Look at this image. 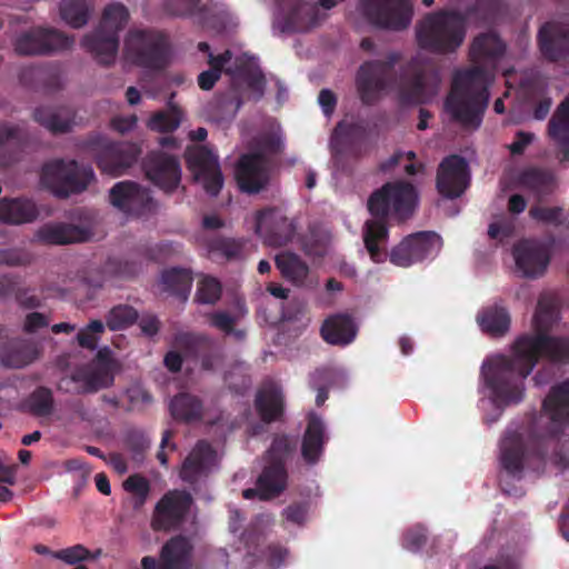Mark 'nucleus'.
Returning <instances> with one entry per match:
<instances>
[{
	"instance_id": "6e6d98bb",
	"label": "nucleus",
	"mask_w": 569,
	"mask_h": 569,
	"mask_svg": "<svg viewBox=\"0 0 569 569\" xmlns=\"http://www.w3.org/2000/svg\"><path fill=\"white\" fill-rule=\"evenodd\" d=\"M123 488L134 496L136 507L143 506L150 493V482L139 473L129 476L123 482Z\"/></svg>"
},
{
	"instance_id": "603ef678",
	"label": "nucleus",
	"mask_w": 569,
	"mask_h": 569,
	"mask_svg": "<svg viewBox=\"0 0 569 569\" xmlns=\"http://www.w3.org/2000/svg\"><path fill=\"white\" fill-rule=\"evenodd\" d=\"M529 216L537 222L549 224L556 228L569 226V219L567 218L563 208L559 206H532L529 210Z\"/></svg>"
},
{
	"instance_id": "7ed1b4c3",
	"label": "nucleus",
	"mask_w": 569,
	"mask_h": 569,
	"mask_svg": "<svg viewBox=\"0 0 569 569\" xmlns=\"http://www.w3.org/2000/svg\"><path fill=\"white\" fill-rule=\"evenodd\" d=\"M418 202V189L401 179L386 182L369 196L367 209L372 218L362 227V240L375 263H382L389 258V221H407L413 216Z\"/></svg>"
},
{
	"instance_id": "338daca9",
	"label": "nucleus",
	"mask_w": 569,
	"mask_h": 569,
	"mask_svg": "<svg viewBox=\"0 0 569 569\" xmlns=\"http://www.w3.org/2000/svg\"><path fill=\"white\" fill-rule=\"evenodd\" d=\"M127 396L130 402L129 410L149 406L153 401L151 393L139 387L128 389Z\"/></svg>"
},
{
	"instance_id": "423d86ee",
	"label": "nucleus",
	"mask_w": 569,
	"mask_h": 569,
	"mask_svg": "<svg viewBox=\"0 0 569 569\" xmlns=\"http://www.w3.org/2000/svg\"><path fill=\"white\" fill-rule=\"evenodd\" d=\"M172 52L168 33L154 28L131 29L124 39L127 61L151 71L164 70L171 62Z\"/></svg>"
},
{
	"instance_id": "13d9d810",
	"label": "nucleus",
	"mask_w": 569,
	"mask_h": 569,
	"mask_svg": "<svg viewBox=\"0 0 569 569\" xmlns=\"http://www.w3.org/2000/svg\"><path fill=\"white\" fill-rule=\"evenodd\" d=\"M104 331V323L101 320H92L77 333V341L80 347L94 350L98 346L99 335Z\"/></svg>"
},
{
	"instance_id": "39448f33",
	"label": "nucleus",
	"mask_w": 569,
	"mask_h": 569,
	"mask_svg": "<svg viewBox=\"0 0 569 569\" xmlns=\"http://www.w3.org/2000/svg\"><path fill=\"white\" fill-rule=\"evenodd\" d=\"M468 14L455 9L426 13L416 24V41L420 49L435 54H452L467 37Z\"/></svg>"
},
{
	"instance_id": "1a4fd4ad",
	"label": "nucleus",
	"mask_w": 569,
	"mask_h": 569,
	"mask_svg": "<svg viewBox=\"0 0 569 569\" xmlns=\"http://www.w3.org/2000/svg\"><path fill=\"white\" fill-rule=\"evenodd\" d=\"M41 179L57 197L68 198L84 191L96 176L91 166L58 159L43 166Z\"/></svg>"
},
{
	"instance_id": "de8ad7c7",
	"label": "nucleus",
	"mask_w": 569,
	"mask_h": 569,
	"mask_svg": "<svg viewBox=\"0 0 569 569\" xmlns=\"http://www.w3.org/2000/svg\"><path fill=\"white\" fill-rule=\"evenodd\" d=\"M226 74H238L247 83L250 90L258 93L259 98L262 97L266 79L261 70L253 69L250 66L241 63L239 60H237L234 68H228L226 70Z\"/></svg>"
},
{
	"instance_id": "f03ea898",
	"label": "nucleus",
	"mask_w": 569,
	"mask_h": 569,
	"mask_svg": "<svg viewBox=\"0 0 569 569\" xmlns=\"http://www.w3.org/2000/svg\"><path fill=\"white\" fill-rule=\"evenodd\" d=\"M569 422V378L553 386L542 401V410L530 416L527 426L507 429L500 442V466L511 478H522L531 460L543 465L548 442L559 437Z\"/></svg>"
},
{
	"instance_id": "a211bd4d",
	"label": "nucleus",
	"mask_w": 569,
	"mask_h": 569,
	"mask_svg": "<svg viewBox=\"0 0 569 569\" xmlns=\"http://www.w3.org/2000/svg\"><path fill=\"white\" fill-rule=\"evenodd\" d=\"M146 177L167 193L174 191L181 181L178 157L163 151H151L142 160Z\"/></svg>"
},
{
	"instance_id": "69168bd1",
	"label": "nucleus",
	"mask_w": 569,
	"mask_h": 569,
	"mask_svg": "<svg viewBox=\"0 0 569 569\" xmlns=\"http://www.w3.org/2000/svg\"><path fill=\"white\" fill-rule=\"evenodd\" d=\"M308 511V502H293L283 509L282 516L289 522H292L297 526H303L307 521Z\"/></svg>"
},
{
	"instance_id": "dca6fc26",
	"label": "nucleus",
	"mask_w": 569,
	"mask_h": 569,
	"mask_svg": "<svg viewBox=\"0 0 569 569\" xmlns=\"http://www.w3.org/2000/svg\"><path fill=\"white\" fill-rule=\"evenodd\" d=\"M73 38L49 28H32L19 34L14 41V50L19 56H44L57 50L69 49Z\"/></svg>"
},
{
	"instance_id": "f704fd0d",
	"label": "nucleus",
	"mask_w": 569,
	"mask_h": 569,
	"mask_svg": "<svg viewBox=\"0 0 569 569\" xmlns=\"http://www.w3.org/2000/svg\"><path fill=\"white\" fill-rule=\"evenodd\" d=\"M547 132L560 149V161L569 162V94L559 103L551 116Z\"/></svg>"
},
{
	"instance_id": "cd10ccee",
	"label": "nucleus",
	"mask_w": 569,
	"mask_h": 569,
	"mask_svg": "<svg viewBox=\"0 0 569 569\" xmlns=\"http://www.w3.org/2000/svg\"><path fill=\"white\" fill-rule=\"evenodd\" d=\"M216 459V451L206 440H199L184 459L180 477L183 481L193 483L207 476Z\"/></svg>"
},
{
	"instance_id": "a18cd8bd",
	"label": "nucleus",
	"mask_w": 569,
	"mask_h": 569,
	"mask_svg": "<svg viewBox=\"0 0 569 569\" xmlns=\"http://www.w3.org/2000/svg\"><path fill=\"white\" fill-rule=\"evenodd\" d=\"M72 381L81 383L78 393H94L113 383V376L107 367L93 370H79L72 375Z\"/></svg>"
},
{
	"instance_id": "aec40b11",
	"label": "nucleus",
	"mask_w": 569,
	"mask_h": 569,
	"mask_svg": "<svg viewBox=\"0 0 569 569\" xmlns=\"http://www.w3.org/2000/svg\"><path fill=\"white\" fill-rule=\"evenodd\" d=\"M469 183L468 163L465 158L451 154L442 159L437 171V190L448 199L459 198Z\"/></svg>"
},
{
	"instance_id": "b1692460",
	"label": "nucleus",
	"mask_w": 569,
	"mask_h": 569,
	"mask_svg": "<svg viewBox=\"0 0 569 569\" xmlns=\"http://www.w3.org/2000/svg\"><path fill=\"white\" fill-rule=\"evenodd\" d=\"M516 267L525 278H538L550 262L548 248L536 239H522L512 248Z\"/></svg>"
},
{
	"instance_id": "774afa93",
	"label": "nucleus",
	"mask_w": 569,
	"mask_h": 569,
	"mask_svg": "<svg viewBox=\"0 0 569 569\" xmlns=\"http://www.w3.org/2000/svg\"><path fill=\"white\" fill-rule=\"evenodd\" d=\"M24 138V130L19 124L8 122L0 124V146L11 141H21Z\"/></svg>"
},
{
	"instance_id": "7c9ffc66",
	"label": "nucleus",
	"mask_w": 569,
	"mask_h": 569,
	"mask_svg": "<svg viewBox=\"0 0 569 569\" xmlns=\"http://www.w3.org/2000/svg\"><path fill=\"white\" fill-rule=\"evenodd\" d=\"M327 440L323 421L317 415L310 413L301 443V456L306 463L313 466L320 460Z\"/></svg>"
},
{
	"instance_id": "412c9836",
	"label": "nucleus",
	"mask_w": 569,
	"mask_h": 569,
	"mask_svg": "<svg viewBox=\"0 0 569 569\" xmlns=\"http://www.w3.org/2000/svg\"><path fill=\"white\" fill-rule=\"evenodd\" d=\"M254 230L267 246L277 248L293 239L296 226L280 210L266 209L257 213Z\"/></svg>"
},
{
	"instance_id": "3c124183",
	"label": "nucleus",
	"mask_w": 569,
	"mask_h": 569,
	"mask_svg": "<svg viewBox=\"0 0 569 569\" xmlns=\"http://www.w3.org/2000/svg\"><path fill=\"white\" fill-rule=\"evenodd\" d=\"M139 319L138 311L129 305H117L106 316V325L110 330H123Z\"/></svg>"
},
{
	"instance_id": "bb28decb",
	"label": "nucleus",
	"mask_w": 569,
	"mask_h": 569,
	"mask_svg": "<svg viewBox=\"0 0 569 569\" xmlns=\"http://www.w3.org/2000/svg\"><path fill=\"white\" fill-rule=\"evenodd\" d=\"M19 82L30 90L52 93L62 88V70L56 63L27 66L19 72Z\"/></svg>"
},
{
	"instance_id": "f8f14e48",
	"label": "nucleus",
	"mask_w": 569,
	"mask_h": 569,
	"mask_svg": "<svg viewBox=\"0 0 569 569\" xmlns=\"http://www.w3.org/2000/svg\"><path fill=\"white\" fill-rule=\"evenodd\" d=\"M442 247L441 237L433 231H419L405 237L389 252L392 264L408 268L426 259L435 258Z\"/></svg>"
},
{
	"instance_id": "72a5a7b5",
	"label": "nucleus",
	"mask_w": 569,
	"mask_h": 569,
	"mask_svg": "<svg viewBox=\"0 0 569 569\" xmlns=\"http://www.w3.org/2000/svg\"><path fill=\"white\" fill-rule=\"evenodd\" d=\"M38 349L27 339L14 338L0 347V363L7 368H23L38 358Z\"/></svg>"
},
{
	"instance_id": "4468645a",
	"label": "nucleus",
	"mask_w": 569,
	"mask_h": 569,
	"mask_svg": "<svg viewBox=\"0 0 569 569\" xmlns=\"http://www.w3.org/2000/svg\"><path fill=\"white\" fill-rule=\"evenodd\" d=\"M192 496L186 490H169L156 503L151 528L154 531H172L181 527L186 521L191 506Z\"/></svg>"
},
{
	"instance_id": "9b49d317",
	"label": "nucleus",
	"mask_w": 569,
	"mask_h": 569,
	"mask_svg": "<svg viewBox=\"0 0 569 569\" xmlns=\"http://www.w3.org/2000/svg\"><path fill=\"white\" fill-rule=\"evenodd\" d=\"M359 9L371 24L395 31L407 29L413 16L410 0H360Z\"/></svg>"
},
{
	"instance_id": "e2e57ef3",
	"label": "nucleus",
	"mask_w": 569,
	"mask_h": 569,
	"mask_svg": "<svg viewBox=\"0 0 569 569\" xmlns=\"http://www.w3.org/2000/svg\"><path fill=\"white\" fill-rule=\"evenodd\" d=\"M21 277L13 273L0 276V297L3 299L16 298L23 288Z\"/></svg>"
},
{
	"instance_id": "c03bdc74",
	"label": "nucleus",
	"mask_w": 569,
	"mask_h": 569,
	"mask_svg": "<svg viewBox=\"0 0 569 569\" xmlns=\"http://www.w3.org/2000/svg\"><path fill=\"white\" fill-rule=\"evenodd\" d=\"M163 290L176 296L181 301H187L192 288V273L184 268H171L161 274Z\"/></svg>"
},
{
	"instance_id": "2eb2a0df",
	"label": "nucleus",
	"mask_w": 569,
	"mask_h": 569,
	"mask_svg": "<svg viewBox=\"0 0 569 569\" xmlns=\"http://www.w3.org/2000/svg\"><path fill=\"white\" fill-rule=\"evenodd\" d=\"M184 158L194 180L202 184L208 194L217 196L223 186L217 154L207 146H191L187 148Z\"/></svg>"
},
{
	"instance_id": "f257e3e1",
	"label": "nucleus",
	"mask_w": 569,
	"mask_h": 569,
	"mask_svg": "<svg viewBox=\"0 0 569 569\" xmlns=\"http://www.w3.org/2000/svg\"><path fill=\"white\" fill-rule=\"evenodd\" d=\"M557 321L555 303L540 298L532 318L533 335L519 336L512 345V355H497L487 359L480 371L485 386L498 405H517L525 397V380L540 358L553 363H569V336H550Z\"/></svg>"
},
{
	"instance_id": "680f3d73",
	"label": "nucleus",
	"mask_w": 569,
	"mask_h": 569,
	"mask_svg": "<svg viewBox=\"0 0 569 569\" xmlns=\"http://www.w3.org/2000/svg\"><path fill=\"white\" fill-rule=\"evenodd\" d=\"M31 262L30 254L23 249L7 248L0 249V264L7 267H22Z\"/></svg>"
},
{
	"instance_id": "6ab92c4d",
	"label": "nucleus",
	"mask_w": 569,
	"mask_h": 569,
	"mask_svg": "<svg viewBox=\"0 0 569 569\" xmlns=\"http://www.w3.org/2000/svg\"><path fill=\"white\" fill-rule=\"evenodd\" d=\"M109 199L114 208L130 216L140 217L154 207L149 190L134 181L117 182L109 191Z\"/></svg>"
},
{
	"instance_id": "5fc2aeb1",
	"label": "nucleus",
	"mask_w": 569,
	"mask_h": 569,
	"mask_svg": "<svg viewBox=\"0 0 569 569\" xmlns=\"http://www.w3.org/2000/svg\"><path fill=\"white\" fill-rule=\"evenodd\" d=\"M222 293L220 281L211 276H204L198 282L194 300L201 305H214Z\"/></svg>"
},
{
	"instance_id": "37998d69",
	"label": "nucleus",
	"mask_w": 569,
	"mask_h": 569,
	"mask_svg": "<svg viewBox=\"0 0 569 569\" xmlns=\"http://www.w3.org/2000/svg\"><path fill=\"white\" fill-rule=\"evenodd\" d=\"M274 262L286 280L297 287L305 283L309 274V267L298 254L282 251L276 256Z\"/></svg>"
},
{
	"instance_id": "2f4dec72",
	"label": "nucleus",
	"mask_w": 569,
	"mask_h": 569,
	"mask_svg": "<svg viewBox=\"0 0 569 569\" xmlns=\"http://www.w3.org/2000/svg\"><path fill=\"white\" fill-rule=\"evenodd\" d=\"M506 52V44L492 31L476 36L470 44V60L478 64H495Z\"/></svg>"
},
{
	"instance_id": "a19ab883",
	"label": "nucleus",
	"mask_w": 569,
	"mask_h": 569,
	"mask_svg": "<svg viewBox=\"0 0 569 569\" xmlns=\"http://www.w3.org/2000/svg\"><path fill=\"white\" fill-rule=\"evenodd\" d=\"M207 257L212 261L238 260L243 258L244 242L239 239L212 237L202 239Z\"/></svg>"
},
{
	"instance_id": "49530a36",
	"label": "nucleus",
	"mask_w": 569,
	"mask_h": 569,
	"mask_svg": "<svg viewBox=\"0 0 569 569\" xmlns=\"http://www.w3.org/2000/svg\"><path fill=\"white\" fill-rule=\"evenodd\" d=\"M91 10V0H62L60 3V16L72 28L87 24Z\"/></svg>"
},
{
	"instance_id": "0eeeda50",
	"label": "nucleus",
	"mask_w": 569,
	"mask_h": 569,
	"mask_svg": "<svg viewBox=\"0 0 569 569\" xmlns=\"http://www.w3.org/2000/svg\"><path fill=\"white\" fill-rule=\"evenodd\" d=\"M80 151L90 154L102 173L118 177L133 166L141 153L136 143L114 142L101 133H90L78 142Z\"/></svg>"
},
{
	"instance_id": "5701e85b",
	"label": "nucleus",
	"mask_w": 569,
	"mask_h": 569,
	"mask_svg": "<svg viewBox=\"0 0 569 569\" xmlns=\"http://www.w3.org/2000/svg\"><path fill=\"white\" fill-rule=\"evenodd\" d=\"M193 546L182 536L171 537L161 547L159 560L151 556L141 559L142 569H187L190 563Z\"/></svg>"
},
{
	"instance_id": "393cba45",
	"label": "nucleus",
	"mask_w": 569,
	"mask_h": 569,
	"mask_svg": "<svg viewBox=\"0 0 569 569\" xmlns=\"http://www.w3.org/2000/svg\"><path fill=\"white\" fill-rule=\"evenodd\" d=\"M537 44L543 59L559 62L569 58V24L547 21L538 30Z\"/></svg>"
},
{
	"instance_id": "473e14b6",
	"label": "nucleus",
	"mask_w": 569,
	"mask_h": 569,
	"mask_svg": "<svg viewBox=\"0 0 569 569\" xmlns=\"http://www.w3.org/2000/svg\"><path fill=\"white\" fill-rule=\"evenodd\" d=\"M39 216L37 204L23 197L0 199V221L20 226L34 221Z\"/></svg>"
},
{
	"instance_id": "e433bc0d",
	"label": "nucleus",
	"mask_w": 569,
	"mask_h": 569,
	"mask_svg": "<svg viewBox=\"0 0 569 569\" xmlns=\"http://www.w3.org/2000/svg\"><path fill=\"white\" fill-rule=\"evenodd\" d=\"M256 485L261 491V501H268L279 497L288 485V471L286 466L267 462L257 478Z\"/></svg>"
},
{
	"instance_id": "052dcab7",
	"label": "nucleus",
	"mask_w": 569,
	"mask_h": 569,
	"mask_svg": "<svg viewBox=\"0 0 569 569\" xmlns=\"http://www.w3.org/2000/svg\"><path fill=\"white\" fill-rule=\"evenodd\" d=\"M126 445L132 452L134 461H142L144 452L150 446L149 439L140 431H131L127 435Z\"/></svg>"
},
{
	"instance_id": "58836bf2",
	"label": "nucleus",
	"mask_w": 569,
	"mask_h": 569,
	"mask_svg": "<svg viewBox=\"0 0 569 569\" xmlns=\"http://www.w3.org/2000/svg\"><path fill=\"white\" fill-rule=\"evenodd\" d=\"M254 407L261 420L266 423L280 419L283 413L281 390L273 385L264 386L257 392Z\"/></svg>"
},
{
	"instance_id": "4c0bfd02",
	"label": "nucleus",
	"mask_w": 569,
	"mask_h": 569,
	"mask_svg": "<svg viewBox=\"0 0 569 569\" xmlns=\"http://www.w3.org/2000/svg\"><path fill=\"white\" fill-rule=\"evenodd\" d=\"M169 410L176 421L183 423L198 422L204 415L202 400L190 392L176 395L170 401Z\"/></svg>"
},
{
	"instance_id": "ddd939ff",
	"label": "nucleus",
	"mask_w": 569,
	"mask_h": 569,
	"mask_svg": "<svg viewBox=\"0 0 569 569\" xmlns=\"http://www.w3.org/2000/svg\"><path fill=\"white\" fill-rule=\"evenodd\" d=\"M278 12L273 27L282 33L308 32L322 17L313 0H276Z\"/></svg>"
},
{
	"instance_id": "ea45409f",
	"label": "nucleus",
	"mask_w": 569,
	"mask_h": 569,
	"mask_svg": "<svg viewBox=\"0 0 569 569\" xmlns=\"http://www.w3.org/2000/svg\"><path fill=\"white\" fill-rule=\"evenodd\" d=\"M519 186L532 191L538 198L550 194L555 188L553 173L545 168L528 167L517 177Z\"/></svg>"
},
{
	"instance_id": "c85d7f7f",
	"label": "nucleus",
	"mask_w": 569,
	"mask_h": 569,
	"mask_svg": "<svg viewBox=\"0 0 569 569\" xmlns=\"http://www.w3.org/2000/svg\"><path fill=\"white\" fill-rule=\"evenodd\" d=\"M87 238L88 232L83 228L64 222L44 223L34 233L38 242L56 246L82 242Z\"/></svg>"
},
{
	"instance_id": "864d4df0",
	"label": "nucleus",
	"mask_w": 569,
	"mask_h": 569,
	"mask_svg": "<svg viewBox=\"0 0 569 569\" xmlns=\"http://www.w3.org/2000/svg\"><path fill=\"white\" fill-rule=\"evenodd\" d=\"M296 443L287 435H276L266 452L267 462L286 466L287 459L295 451Z\"/></svg>"
},
{
	"instance_id": "9d476101",
	"label": "nucleus",
	"mask_w": 569,
	"mask_h": 569,
	"mask_svg": "<svg viewBox=\"0 0 569 569\" xmlns=\"http://www.w3.org/2000/svg\"><path fill=\"white\" fill-rule=\"evenodd\" d=\"M398 53H390L386 60L363 62L356 76V87L361 102L375 104L395 82V66Z\"/></svg>"
},
{
	"instance_id": "c756f323",
	"label": "nucleus",
	"mask_w": 569,
	"mask_h": 569,
	"mask_svg": "<svg viewBox=\"0 0 569 569\" xmlns=\"http://www.w3.org/2000/svg\"><path fill=\"white\" fill-rule=\"evenodd\" d=\"M357 332L358 328L353 318L347 313L328 317L320 328V335L327 343L340 347L351 343Z\"/></svg>"
},
{
	"instance_id": "f3484780",
	"label": "nucleus",
	"mask_w": 569,
	"mask_h": 569,
	"mask_svg": "<svg viewBox=\"0 0 569 569\" xmlns=\"http://www.w3.org/2000/svg\"><path fill=\"white\" fill-rule=\"evenodd\" d=\"M368 128L363 121H340L333 130L332 150L333 159L343 166L345 158L360 159L366 152L365 147Z\"/></svg>"
},
{
	"instance_id": "4d7b16f0",
	"label": "nucleus",
	"mask_w": 569,
	"mask_h": 569,
	"mask_svg": "<svg viewBox=\"0 0 569 569\" xmlns=\"http://www.w3.org/2000/svg\"><path fill=\"white\" fill-rule=\"evenodd\" d=\"M52 558L63 561L67 565H78L86 560L96 559L97 555H93L83 545H74L64 549L57 550L52 553Z\"/></svg>"
},
{
	"instance_id": "20e7f679",
	"label": "nucleus",
	"mask_w": 569,
	"mask_h": 569,
	"mask_svg": "<svg viewBox=\"0 0 569 569\" xmlns=\"http://www.w3.org/2000/svg\"><path fill=\"white\" fill-rule=\"evenodd\" d=\"M489 103L488 73L481 66L458 70L452 77L445 109L466 129H478Z\"/></svg>"
},
{
	"instance_id": "8fccbe9b",
	"label": "nucleus",
	"mask_w": 569,
	"mask_h": 569,
	"mask_svg": "<svg viewBox=\"0 0 569 569\" xmlns=\"http://www.w3.org/2000/svg\"><path fill=\"white\" fill-rule=\"evenodd\" d=\"M181 110L171 106L169 110L158 111L148 121V128L158 132H173L181 123Z\"/></svg>"
},
{
	"instance_id": "0e129e2a",
	"label": "nucleus",
	"mask_w": 569,
	"mask_h": 569,
	"mask_svg": "<svg viewBox=\"0 0 569 569\" xmlns=\"http://www.w3.org/2000/svg\"><path fill=\"white\" fill-rule=\"evenodd\" d=\"M427 542V531L423 527L409 529L403 537V547L412 552L420 550Z\"/></svg>"
},
{
	"instance_id": "4be33fe9",
	"label": "nucleus",
	"mask_w": 569,
	"mask_h": 569,
	"mask_svg": "<svg viewBox=\"0 0 569 569\" xmlns=\"http://www.w3.org/2000/svg\"><path fill=\"white\" fill-rule=\"evenodd\" d=\"M239 189L249 194H256L269 183L267 159L261 152L242 154L234 169Z\"/></svg>"
},
{
	"instance_id": "6e6552de",
	"label": "nucleus",
	"mask_w": 569,
	"mask_h": 569,
	"mask_svg": "<svg viewBox=\"0 0 569 569\" xmlns=\"http://www.w3.org/2000/svg\"><path fill=\"white\" fill-rule=\"evenodd\" d=\"M129 19L122 3H111L103 10L99 26L82 39V47L104 66L114 62L119 49V32Z\"/></svg>"
},
{
	"instance_id": "bf43d9fd",
	"label": "nucleus",
	"mask_w": 569,
	"mask_h": 569,
	"mask_svg": "<svg viewBox=\"0 0 569 569\" xmlns=\"http://www.w3.org/2000/svg\"><path fill=\"white\" fill-rule=\"evenodd\" d=\"M201 0H163L162 10L171 17H190L194 14Z\"/></svg>"
},
{
	"instance_id": "09e8293b",
	"label": "nucleus",
	"mask_w": 569,
	"mask_h": 569,
	"mask_svg": "<svg viewBox=\"0 0 569 569\" xmlns=\"http://www.w3.org/2000/svg\"><path fill=\"white\" fill-rule=\"evenodd\" d=\"M28 411L36 417H47L53 411V396L49 388L38 387L26 400Z\"/></svg>"
},
{
	"instance_id": "c9c22d12",
	"label": "nucleus",
	"mask_w": 569,
	"mask_h": 569,
	"mask_svg": "<svg viewBox=\"0 0 569 569\" xmlns=\"http://www.w3.org/2000/svg\"><path fill=\"white\" fill-rule=\"evenodd\" d=\"M74 111L69 107H39L33 111V119L53 134L70 132L74 126Z\"/></svg>"
},
{
	"instance_id": "79ce46f5",
	"label": "nucleus",
	"mask_w": 569,
	"mask_h": 569,
	"mask_svg": "<svg viewBox=\"0 0 569 569\" xmlns=\"http://www.w3.org/2000/svg\"><path fill=\"white\" fill-rule=\"evenodd\" d=\"M477 321L483 332L491 337H502L510 328V315L500 306L483 308L477 316Z\"/></svg>"
},
{
	"instance_id": "a878e982",
	"label": "nucleus",
	"mask_w": 569,
	"mask_h": 569,
	"mask_svg": "<svg viewBox=\"0 0 569 569\" xmlns=\"http://www.w3.org/2000/svg\"><path fill=\"white\" fill-rule=\"evenodd\" d=\"M441 78L437 69L420 70L399 90L402 106L422 104L437 94Z\"/></svg>"
}]
</instances>
